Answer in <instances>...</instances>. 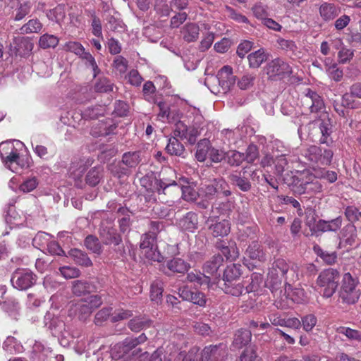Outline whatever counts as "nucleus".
Masks as SVG:
<instances>
[{"instance_id":"17","label":"nucleus","mask_w":361,"mask_h":361,"mask_svg":"<svg viewBox=\"0 0 361 361\" xmlns=\"http://www.w3.org/2000/svg\"><path fill=\"white\" fill-rule=\"evenodd\" d=\"M116 126L112 123L111 119L99 121L96 125H94L90 133L94 137L107 136L114 133Z\"/></svg>"},{"instance_id":"10","label":"nucleus","mask_w":361,"mask_h":361,"mask_svg":"<svg viewBox=\"0 0 361 361\" xmlns=\"http://www.w3.org/2000/svg\"><path fill=\"white\" fill-rule=\"evenodd\" d=\"M156 185L157 190L159 194H166L167 189L172 186L178 192H181L183 198L187 201H193L197 197V192L193 188L189 186L180 188L176 182L173 180H169L161 178L157 180Z\"/></svg>"},{"instance_id":"60","label":"nucleus","mask_w":361,"mask_h":361,"mask_svg":"<svg viewBox=\"0 0 361 361\" xmlns=\"http://www.w3.org/2000/svg\"><path fill=\"white\" fill-rule=\"evenodd\" d=\"M326 71L329 77L336 82H339L343 78V70L339 68L336 63L328 66Z\"/></svg>"},{"instance_id":"1","label":"nucleus","mask_w":361,"mask_h":361,"mask_svg":"<svg viewBox=\"0 0 361 361\" xmlns=\"http://www.w3.org/2000/svg\"><path fill=\"white\" fill-rule=\"evenodd\" d=\"M147 340L145 334H141L137 337H127L123 342L116 343L111 349L112 359L128 361L135 357L140 352L137 348L138 345L144 343Z\"/></svg>"},{"instance_id":"53","label":"nucleus","mask_w":361,"mask_h":361,"mask_svg":"<svg viewBox=\"0 0 361 361\" xmlns=\"http://www.w3.org/2000/svg\"><path fill=\"white\" fill-rule=\"evenodd\" d=\"M156 239V233L152 231L145 233L141 237L140 247L142 250H145L157 245L155 244Z\"/></svg>"},{"instance_id":"5","label":"nucleus","mask_w":361,"mask_h":361,"mask_svg":"<svg viewBox=\"0 0 361 361\" xmlns=\"http://www.w3.org/2000/svg\"><path fill=\"white\" fill-rule=\"evenodd\" d=\"M0 157L5 166L13 171L17 170V166H25L18 149L11 142L0 143Z\"/></svg>"},{"instance_id":"28","label":"nucleus","mask_w":361,"mask_h":361,"mask_svg":"<svg viewBox=\"0 0 361 361\" xmlns=\"http://www.w3.org/2000/svg\"><path fill=\"white\" fill-rule=\"evenodd\" d=\"M252 338V334L250 330L241 329L235 334L233 345L237 348H241L248 344Z\"/></svg>"},{"instance_id":"35","label":"nucleus","mask_w":361,"mask_h":361,"mask_svg":"<svg viewBox=\"0 0 361 361\" xmlns=\"http://www.w3.org/2000/svg\"><path fill=\"white\" fill-rule=\"evenodd\" d=\"M215 195L216 197H228L231 195L229 185L222 178H216L212 180Z\"/></svg>"},{"instance_id":"22","label":"nucleus","mask_w":361,"mask_h":361,"mask_svg":"<svg viewBox=\"0 0 361 361\" xmlns=\"http://www.w3.org/2000/svg\"><path fill=\"white\" fill-rule=\"evenodd\" d=\"M199 34L200 27L193 23H186L181 29L183 39L188 42H195L199 37Z\"/></svg>"},{"instance_id":"38","label":"nucleus","mask_w":361,"mask_h":361,"mask_svg":"<svg viewBox=\"0 0 361 361\" xmlns=\"http://www.w3.org/2000/svg\"><path fill=\"white\" fill-rule=\"evenodd\" d=\"M157 106L159 109L158 117L162 121H167L169 122L174 121L176 113L174 111L171 110L169 106L164 102H159Z\"/></svg>"},{"instance_id":"33","label":"nucleus","mask_w":361,"mask_h":361,"mask_svg":"<svg viewBox=\"0 0 361 361\" xmlns=\"http://www.w3.org/2000/svg\"><path fill=\"white\" fill-rule=\"evenodd\" d=\"M166 150L171 155L181 157L185 152V147L177 138L172 137L169 139Z\"/></svg>"},{"instance_id":"52","label":"nucleus","mask_w":361,"mask_h":361,"mask_svg":"<svg viewBox=\"0 0 361 361\" xmlns=\"http://www.w3.org/2000/svg\"><path fill=\"white\" fill-rule=\"evenodd\" d=\"M122 161L128 167H135L140 161V152H127L123 156Z\"/></svg>"},{"instance_id":"48","label":"nucleus","mask_w":361,"mask_h":361,"mask_svg":"<svg viewBox=\"0 0 361 361\" xmlns=\"http://www.w3.org/2000/svg\"><path fill=\"white\" fill-rule=\"evenodd\" d=\"M50 241V235L44 232L38 233L32 239V244L35 247L44 250Z\"/></svg>"},{"instance_id":"40","label":"nucleus","mask_w":361,"mask_h":361,"mask_svg":"<svg viewBox=\"0 0 361 361\" xmlns=\"http://www.w3.org/2000/svg\"><path fill=\"white\" fill-rule=\"evenodd\" d=\"M314 251L326 264H333L336 262L337 254L336 252L323 250L319 246H314Z\"/></svg>"},{"instance_id":"63","label":"nucleus","mask_w":361,"mask_h":361,"mask_svg":"<svg viewBox=\"0 0 361 361\" xmlns=\"http://www.w3.org/2000/svg\"><path fill=\"white\" fill-rule=\"evenodd\" d=\"M30 9L31 4L29 1L20 4L16 8V13L14 20L16 21L22 20L30 12Z\"/></svg>"},{"instance_id":"51","label":"nucleus","mask_w":361,"mask_h":361,"mask_svg":"<svg viewBox=\"0 0 361 361\" xmlns=\"http://www.w3.org/2000/svg\"><path fill=\"white\" fill-rule=\"evenodd\" d=\"M85 245L87 250L94 253L99 254L102 252V246L97 238L90 235L85 240Z\"/></svg>"},{"instance_id":"31","label":"nucleus","mask_w":361,"mask_h":361,"mask_svg":"<svg viewBox=\"0 0 361 361\" xmlns=\"http://www.w3.org/2000/svg\"><path fill=\"white\" fill-rule=\"evenodd\" d=\"M247 255L252 259L258 261H264L266 259L265 253L262 246L257 241L252 242L246 250Z\"/></svg>"},{"instance_id":"13","label":"nucleus","mask_w":361,"mask_h":361,"mask_svg":"<svg viewBox=\"0 0 361 361\" xmlns=\"http://www.w3.org/2000/svg\"><path fill=\"white\" fill-rule=\"evenodd\" d=\"M274 145L276 150L281 152L280 154L276 155L274 161V164H275L276 173L278 176H282L283 173L289 168L288 162L286 157L290 151L288 149L283 146L280 141H275Z\"/></svg>"},{"instance_id":"9","label":"nucleus","mask_w":361,"mask_h":361,"mask_svg":"<svg viewBox=\"0 0 361 361\" xmlns=\"http://www.w3.org/2000/svg\"><path fill=\"white\" fill-rule=\"evenodd\" d=\"M323 190V183L317 173L304 172L302 175V183L298 186L297 193L314 195L320 193Z\"/></svg>"},{"instance_id":"18","label":"nucleus","mask_w":361,"mask_h":361,"mask_svg":"<svg viewBox=\"0 0 361 361\" xmlns=\"http://www.w3.org/2000/svg\"><path fill=\"white\" fill-rule=\"evenodd\" d=\"M342 225V219L337 217L331 221L319 220L318 221L311 231L314 233L336 231Z\"/></svg>"},{"instance_id":"4","label":"nucleus","mask_w":361,"mask_h":361,"mask_svg":"<svg viewBox=\"0 0 361 361\" xmlns=\"http://www.w3.org/2000/svg\"><path fill=\"white\" fill-rule=\"evenodd\" d=\"M357 281L350 273H345L342 279L339 297L342 302L348 305L355 304L359 299L360 290L357 289Z\"/></svg>"},{"instance_id":"6","label":"nucleus","mask_w":361,"mask_h":361,"mask_svg":"<svg viewBox=\"0 0 361 361\" xmlns=\"http://www.w3.org/2000/svg\"><path fill=\"white\" fill-rule=\"evenodd\" d=\"M290 267V264H288L283 259H277L272 264V267L268 274L267 284L271 293L274 295L277 293L281 284V280L279 274H280L281 276H284L289 270Z\"/></svg>"},{"instance_id":"43","label":"nucleus","mask_w":361,"mask_h":361,"mask_svg":"<svg viewBox=\"0 0 361 361\" xmlns=\"http://www.w3.org/2000/svg\"><path fill=\"white\" fill-rule=\"evenodd\" d=\"M59 39L54 35L44 34L39 40V45L42 49L54 48L59 44Z\"/></svg>"},{"instance_id":"39","label":"nucleus","mask_w":361,"mask_h":361,"mask_svg":"<svg viewBox=\"0 0 361 361\" xmlns=\"http://www.w3.org/2000/svg\"><path fill=\"white\" fill-rule=\"evenodd\" d=\"M222 262L223 257L220 255H214L204 264L203 270L207 274H213L218 271Z\"/></svg>"},{"instance_id":"21","label":"nucleus","mask_w":361,"mask_h":361,"mask_svg":"<svg viewBox=\"0 0 361 361\" xmlns=\"http://www.w3.org/2000/svg\"><path fill=\"white\" fill-rule=\"evenodd\" d=\"M100 237L106 245H118L121 242V237L116 230L110 226H102L100 229Z\"/></svg>"},{"instance_id":"56","label":"nucleus","mask_w":361,"mask_h":361,"mask_svg":"<svg viewBox=\"0 0 361 361\" xmlns=\"http://www.w3.org/2000/svg\"><path fill=\"white\" fill-rule=\"evenodd\" d=\"M59 272L66 279L78 278L80 275V271L78 268L70 266L61 267Z\"/></svg>"},{"instance_id":"34","label":"nucleus","mask_w":361,"mask_h":361,"mask_svg":"<svg viewBox=\"0 0 361 361\" xmlns=\"http://www.w3.org/2000/svg\"><path fill=\"white\" fill-rule=\"evenodd\" d=\"M151 320L145 317H135L130 319L128 324V328L135 332H138L150 326Z\"/></svg>"},{"instance_id":"23","label":"nucleus","mask_w":361,"mask_h":361,"mask_svg":"<svg viewBox=\"0 0 361 361\" xmlns=\"http://www.w3.org/2000/svg\"><path fill=\"white\" fill-rule=\"evenodd\" d=\"M166 267L171 272L183 274L188 271L190 265L180 257H174L167 261Z\"/></svg>"},{"instance_id":"46","label":"nucleus","mask_w":361,"mask_h":361,"mask_svg":"<svg viewBox=\"0 0 361 361\" xmlns=\"http://www.w3.org/2000/svg\"><path fill=\"white\" fill-rule=\"evenodd\" d=\"M187 280L189 282L195 283L197 285L208 284L210 282L209 276L201 272L191 271L187 275Z\"/></svg>"},{"instance_id":"8","label":"nucleus","mask_w":361,"mask_h":361,"mask_svg":"<svg viewBox=\"0 0 361 361\" xmlns=\"http://www.w3.org/2000/svg\"><path fill=\"white\" fill-rule=\"evenodd\" d=\"M37 276L28 269H17L11 275L13 287L19 290H26L35 284Z\"/></svg>"},{"instance_id":"11","label":"nucleus","mask_w":361,"mask_h":361,"mask_svg":"<svg viewBox=\"0 0 361 361\" xmlns=\"http://www.w3.org/2000/svg\"><path fill=\"white\" fill-rule=\"evenodd\" d=\"M302 103L311 113H322L325 110V104L322 96L310 88L305 90Z\"/></svg>"},{"instance_id":"41","label":"nucleus","mask_w":361,"mask_h":361,"mask_svg":"<svg viewBox=\"0 0 361 361\" xmlns=\"http://www.w3.org/2000/svg\"><path fill=\"white\" fill-rule=\"evenodd\" d=\"M164 291L163 283L160 280H155L150 286V298L152 301L159 303L162 298Z\"/></svg>"},{"instance_id":"3","label":"nucleus","mask_w":361,"mask_h":361,"mask_svg":"<svg viewBox=\"0 0 361 361\" xmlns=\"http://www.w3.org/2000/svg\"><path fill=\"white\" fill-rule=\"evenodd\" d=\"M323 119L319 118L309 123V136L313 141H319L329 145L332 142V125L326 115L323 114Z\"/></svg>"},{"instance_id":"59","label":"nucleus","mask_w":361,"mask_h":361,"mask_svg":"<svg viewBox=\"0 0 361 361\" xmlns=\"http://www.w3.org/2000/svg\"><path fill=\"white\" fill-rule=\"evenodd\" d=\"M133 316V312L128 310L117 309L112 314L111 317V322H118L122 320L127 319Z\"/></svg>"},{"instance_id":"44","label":"nucleus","mask_w":361,"mask_h":361,"mask_svg":"<svg viewBox=\"0 0 361 361\" xmlns=\"http://www.w3.org/2000/svg\"><path fill=\"white\" fill-rule=\"evenodd\" d=\"M91 285L90 283L82 281L76 280L73 282L72 292L77 296H81L90 291Z\"/></svg>"},{"instance_id":"54","label":"nucleus","mask_w":361,"mask_h":361,"mask_svg":"<svg viewBox=\"0 0 361 361\" xmlns=\"http://www.w3.org/2000/svg\"><path fill=\"white\" fill-rule=\"evenodd\" d=\"M39 185L37 178L33 176L25 179L20 185L19 190L26 193L34 190Z\"/></svg>"},{"instance_id":"25","label":"nucleus","mask_w":361,"mask_h":361,"mask_svg":"<svg viewBox=\"0 0 361 361\" xmlns=\"http://www.w3.org/2000/svg\"><path fill=\"white\" fill-rule=\"evenodd\" d=\"M356 238V228L352 224H347L341 231L339 238L340 245L343 242L347 245H353Z\"/></svg>"},{"instance_id":"20","label":"nucleus","mask_w":361,"mask_h":361,"mask_svg":"<svg viewBox=\"0 0 361 361\" xmlns=\"http://www.w3.org/2000/svg\"><path fill=\"white\" fill-rule=\"evenodd\" d=\"M178 224L183 231L194 232L198 226L197 214L195 212H189L179 219Z\"/></svg>"},{"instance_id":"2","label":"nucleus","mask_w":361,"mask_h":361,"mask_svg":"<svg viewBox=\"0 0 361 361\" xmlns=\"http://www.w3.org/2000/svg\"><path fill=\"white\" fill-rule=\"evenodd\" d=\"M339 278V272L335 269L329 268L323 270L316 281L317 290L323 297L331 298L338 288Z\"/></svg>"},{"instance_id":"45","label":"nucleus","mask_w":361,"mask_h":361,"mask_svg":"<svg viewBox=\"0 0 361 361\" xmlns=\"http://www.w3.org/2000/svg\"><path fill=\"white\" fill-rule=\"evenodd\" d=\"M222 289L226 293L233 296H240L245 290L244 286L240 283H236L235 281L224 283Z\"/></svg>"},{"instance_id":"30","label":"nucleus","mask_w":361,"mask_h":361,"mask_svg":"<svg viewBox=\"0 0 361 361\" xmlns=\"http://www.w3.org/2000/svg\"><path fill=\"white\" fill-rule=\"evenodd\" d=\"M285 293L287 297L290 298L293 301L300 303L305 301L306 297L305 291L302 288H292L290 283L286 282L285 284Z\"/></svg>"},{"instance_id":"16","label":"nucleus","mask_w":361,"mask_h":361,"mask_svg":"<svg viewBox=\"0 0 361 361\" xmlns=\"http://www.w3.org/2000/svg\"><path fill=\"white\" fill-rule=\"evenodd\" d=\"M92 312L91 307L84 299L80 300L71 305L69 314L78 317L80 320H85Z\"/></svg>"},{"instance_id":"36","label":"nucleus","mask_w":361,"mask_h":361,"mask_svg":"<svg viewBox=\"0 0 361 361\" xmlns=\"http://www.w3.org/2000/svg\"><path fill=\"white\" fill-rule=\"evenodd\" d=\"M247 58L250 67L258 68L264 61H267V55L263 49H260L249 54Z\"/></svg>"},{"instance_id":"15","label":"nucleus","mask_w":361,"mask_h":361,"mask_svg":"<svg viewBox=\"0 0 361 361\" xmlns=\"http://www.w3.org/2000/svg\"><path fill=\"white\" fill-rule=\"evenodd\" d=\"M207 224L210 233L215 238L226 236L231 230L230 223L228 220L218 221H215L213 217H209Z\"/></svg>"},{"instance_id":"37","label":"nucleus","mask_w":361,"mask_h":361,"mask_svg":"<svg viewBox=\"0 0 361 361\" xmlns=\"http://www.w3.org/2000/svg\"><path fill=\"white\" fill-rule=\"evenodd\" d=\"M296 173H298L299 176H296L293 171H290L287 172L283 178L284 183L288 186H292L295 192H297L298 186H300L302 183V175L304 174V172L298 173V171H297Z\"/></svg>"},{"instance_id":"26","label":"nucleus","mask_w":361,"mask_h":361,"mask_svg":"<svg viewBox=\"0 0 361 361\" xmlns=\"http://www.w3.org/2000/svg\"><path fill=\"white\" fill-rule=\"evenodd\" d=\"M245 171L233 173L229 176L230 180L232 184L237 186L240 190L247 192L251 188V183L249 180L245 177Z\"/></svg>"},{"instance_id":"7","label":"nucleus","mask_w":361,"mask_h":361,"mask_svg":"<svg viewBox=\"0 0 361 361\" xmlns=\"http://www.w3.org/2000/svg\"><path fill=\"white\" fill-rule=\"evenodd\" d=\"M333 152L329 149L312 145L303 150L302 155L311 164L318 166H327L331 162Z\"/></svg>"},{"instance_id":"49","label":"nucleus","mask_w":361,"mask_h":361,"mask_svg":"<svg viewBox=\"0 0 361 361\" xmlns=\"http://www.w3.org/2000/svg\"><path fill=\"white\" fill-rule=\"evenodd\" d=\"M97 92H109L113 90V83L106 78H99L94 85Z\"/></svg>"},{"instance_id":"14","label":"nucleus","mask_w":361,"mask_h":361,"mask_svg":"<svg viewBox=\"0 0 361 361\" xmlns=\"http://www.w3.org/2000/svg\"><path fill=\"white\" fill-rule=\"evenodd\" d=\"M216 78L224 92L231 90L235 82V76L233 74V68L230 66H223L218 72Z\"/></svg>"},{"instance_id":"27","label":"nucleus","mask_w":361,"mask_h":361,"mask_svg":"<svg viewBox=\"0 0 361 361\" xmlns=\"http://www.w3.org/2000/svg\"><path fill=\"white\" fill-rule=\"evenodd\" d=\"M221 355L219 346H207L202 350L198 361H217V358Z\"/></svg>"},{"instance_id":"29","label":"nucleus","mask_w":361,"mask_h":361,"mask_svg":"<svg viewBox=\"0 0 361 361\" xmlns=\"http://www.w3.org/2000/svg\"><path fill=\"white\" fill-rule=\"evenodd\" d=\"M211 143L209 140L203 139L197 144L195 158L198 161L203 162L209 157Z\"/></svg>"},{"instance_id":"42","label":"nucleus","mask_w":361,"mask_h":361,"mask_svg":"<svg viewBox=\"0 0 361 361\" xmlns=\"http://www.w3.org/2000/svg\"><path fill=\"white\" fill-rule=\"evenodd\" d=\"M250 282L245 288L246 293L257 292L263 282V276L259 273H252L250 277Z\"/></svg>"},{"instance_id":"57","label":"nucleus","mask_w":361,"mask_h":361,"mask_svg":"<svg viewBox=\"0 0 361 361\" xmlns=\"http://www.w3.org/2000/svg\"><path fill=\"white\" fill-rule=\"evenodd\" d=\"M301 275L302 274L300 271L299 266L298 264L291 263L290 267H289V270L283 277L286 279V282L290 283L291 282H295L299 280Z\"/></svg>"},{"instance_id":"50","label":"nucleus","mask_w":361,"mask_h":361,"mask_svg":"<svg viewBox=\"0 0 361 361\" xmlns=\"http://www.w3.org/2000/svg\"><path fill=\"white\" fill-rule=\"evenodd\" d=\"M102 169L100 167H94L87 173L86 176V182L92 186L97 185L101 179Z\"/></svg>"},{"instance_id":"64","label":"nucleus","mask_w":361,"mask_h":361,"mask_svg":"<svg viewBox=\"0 0 361 361\" xmlns=\"http://www.w3.org/2000/svg\"><path fill=\"white\" fill-rule=\"evenodd\" d=\"M111 307H104L97 312L94 317V323L96 325H102V323L111 317Z\"/></svg>"},{"instance_id":"24","label":"nucleus","mask_w":361,"mask_h":361,"mask_svg":"<svg viewBox=\"0 0 361 361\" xmlns=\"http://www.w3.org/2000/svg\"><path fill=\"white\" fill-rule=\"evenodd\" d=\"M242 274L241 265L239 264H231L226 268L224 272L223 280L224 283L236 281Z\"/></svg>"},{"instance_id":"12","label":"nucleus","mask_w":361,"mask_h":361,"mask_svg":"<svg viewBox=\"0 0 361 361\" xmlns=\"http://www.w3.org/2000/svg\"><path fill=\"white\" fill-rule=\"evenodd\" d=\"M266 73L270 78H282L290 75L292 69L288 63L276 58L267 63Z\"/></svg>"},{"instance_id":"61","label":"nucleus","mask_w":361,"mask_h":361,"mask_svg":"<svg viewBox=\"0 0 361 361\" xmlns=\"http://www.w3.org/2000/svg\"><path fill=\"white\" fill-rule=\"evenodd\" d=\"M80 57L85 61V64L87 66H89L92 68L94 76L95 77L100 71L94 56L90 52H86L84 50L82 54H81Z\"/></svg>"},{"instance_id":"55","label":"nucleus","mask_w":361,"mask_h":361,"mask_svg":"<svg viewBox=\"0 0 361 361\" xmlns=\"http://www.w3.org/2000/svg\"><path fill=\"white\" fill-rule=\"evenodd\" d=\"M6 221L11 227H17L23 224L24 217L18 214L15 210L10 209L6 217Z\"/></svg>"},{"instance_id":"58","label":"nucleus","mask_w":361,"mask_h":361,"mask_svg":"<svg viewBox=\"0 0 361 361\" xmlns=\"http://www.w3.org/2000/svg\"><path fill=\"white\" fill-rule=\"evenodd\" d=\"M301 326L303 329L307 331H311L313 328L316 326L317 319L313 314H307L301 318Z\"/></svg>"},{"instance_id":"47","label":"nucleus","mask_w":361,"mask_h":361,"mask_svg":"<svg viewBox=\"0 0 361 361\" xmlns=\"http://www.w3.org/2000/svg\"><path fill=\"white\" fill-rule=\"evenodd\" d=\"M42 28V24L37 19H31L20 28L22 33H37Z\"/></svg>"},{"instance_id":"32","label":"nucleus","mask_w":361,"mask_h":361,"mask_svg":"<svg viewBox=\"0 0 361 361\" xmlns=\"http://www.w3.org/2000/svg\"><path fill=\"white\" fill-rule=\"evenodd\" d=\"M68 253L69 256L73 259V261L80 266L87 267L92 264L91 259L88 257L87 255L80 250L71 249Z\"/></svg>"},{"instance_id":"19","label":"nucleus","mask_w":361,"mask_h":361,"mask_svg":"<svg viewBox=\"0 0 361 361\" xmlns=\"http://www.w3.org/2000/svg\"><path fill=\"white\" fill-rule=\"evenodd\" d=\"M319 12L323 20L328 22L334 20L340 14L341 8L334 4L324 2L320 5Z\"/></svg>"},{"instance_id":"62","label":"nucleus","mask_w":361,"mask_h":361,"mask_svg":"<svg viewBox=\"0 0 361 361\" xmlns=\"http://www.w3.org/2000/svg\"><path fill=\"white\" fill-rule=\"evenodd\" d=\"M338 331L340 334L345 335L350 340L361 341V332L357 330L353 329L349 327L341 326L338 329Z\"/></svg>"}]
</instances>
